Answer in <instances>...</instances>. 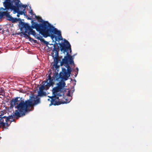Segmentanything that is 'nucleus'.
Wrapping results in <instances>:
<instances>
[{
  "instance_id": "1",
  "label": "nucleus",
  "mask_w": 152,
  "mask_h": 152,
  "mask_svg": "<svg viewBox=\"0 0 152 152\" xmlns=\"http://www.w3.org/2000/svg\"><path fill=\"white\" fill-rule=\"evenodd\" d=\"M40 103L39 98L36 97L31 96L29 99L24 101L17 104V105L15 106V108L17 109L15 111V115L16 118L25 115L31 111L30 107L32 104L36 105Z\"/></svg>"
},
{
  "instance_id": "2",
  "label": "nucleus",
  "mask_w": 152,
  "mask_h": 152,
  "mask_svg": "<svg viewBox=\"0 0 152 152\" xmlns=\"http://www.w3.org/2000/svg\"><path fill=\"white\" fill-rule=\"evenodd\" d=\"M66 85L64 82H59L57 84V86L52 89L53 96H48L50 99L48 100L50 102L49 106L52 105H58L62 104V99L64 97V92L63 90Z\"/></svg>"
},
{
  "instance_id": "3",
  "label": "nucleus",
  "mask_w": 152,
  "mask_h": 152,
  "mask_svg": "<svg viewBox=\"0 0 152 152\" xmlns=\"http://www.w3.org/2000/svg\"><path fill=\"white\" fill-rule=\"evenodd\" d=\"M39 25V26L41 27H38L37 28L40 31V34L45 38L50 37L53 42H54L53 39H55V42L57 41V36L55 34L57 35L58 29L48 21H45L41 26Z\"/></svg>"
},
{
  "instance_id": "4",
  "label": "nucleus",
  "mask_w": 152,
  "mask_h": 152,
  "mask_svg": "<svg viewBox=\"0 0 152 152\" xmlns=\"http://www.w3.org/2000/svg\"><path fill=\"white\" fill-rule=\"evenodd\" d=\"M50 45H53V48L52 50V51L51 53V55L53 58H54L55 55H54V53L56 54V51H53L54 48L56 49V50L58 53L59 47L58 45L60 46V50L64 54H65L66 53V55L64 57H65V59L67 58L68 57L70 56H74V55L73 56H71L72 54V49L71 45L69 42L66 39H64V42L62 43H57L56 42H55V43L53 44H50Z\"/></svg>"
},
{
  "instance_id": "5",
  "label": "nucleus",
  "mask_w": 152,
  "mask_h": 152,
  "mask_svg": "<svg viewBox=\"0 0 152 152\" xmlns=\"http://www.w3.org/2000/svg\"><path fill=\"white\" fill-rule=\"evenodd\" d=\"M56 49V48H54L53 50V51H56V54H55V56L53 58L54 61L53 66L56 69V71H57L58 70L57 69L59 66V65H58V62H59L61 66H62L64 64H65V66L66 68L70 66L69 64L75 65L73 56L68 57L67 58L65 59V57H64L62 59V61H61V59L62 58V56H58L59 54Z\"/></svg>"
},
{
  "instance_id": "6",
  "label": "nucleus",
  "mask_w": 152,
  "mask_h": 152,
  "mask_svg": "<svg viewBox=\"0 0 152 152\" xmlns=\"http://www.w3.org/2000/svg\"><path fill=\"white\" fill-rule=\"evenodd\" d=\"M40 18V20L39 21V22H41V23H38L32 20L31 21V26H30L28 23H26V24L24 26V28L25 29V31L24 32H21V33L24 36V34H26V33H27L29 35H34L36 33L33 30V29L35 28L36 31H39L40 33V31L37 29V28L38 27H40L39 26V25L41 26L43 23L45 22V21H46L42 20L41 18Z\"/></svg>"
},
{
  "instance_id": "7",
  "label": "nucleus",
  "mask_w": 152,
  "mask_h": 152,
  "mask_svg": "<svg viewBox=\"0 0 152 152\" xmlns=\"http://www.w3.org/2000/svg\"><path fill=\"white\" fill-rule=\"evenodd\" d=\"M72 71L71 68L69 66L67 67L66 69L65 68H62V70L59 74H58V70L57 71H56L54 74V77L55 78L56 81H59V79L61 80V82H63V80L66 81L67 80L68 77L70 75Z\"/></svg>"
},
{
  "instance_id": "8",
  "label": "nucleus",
  "mask_w": 152,
  "mask_h": 152,
  "mask_svg": "<svg viewBox=\"0 0 152 152\" xmlns=\"http://www.w3.org/2000/svg\"><path fill=\"white\" fill-rule=\"evenodd\" d=\"M5 18L7 20L11 21L12 23H14L19 21L18 26L20 31H22L24 28V26L26 23L22 21V20L20 18H17L12 17L10 14V12H0V19L2 18Z\"/></svg>"
},
{
  "instance_id": "9",
  "label": "nucleus",
  "mask_w": 152,
  "mask_h": 152,
  "mask_svg": "<svg viewBox=\"0 0 152 152\" xmlns=\"http://www.w3.org/2000/svg\"><path fill=\"white\" fill-rule=\"evenodd\" d=\"M49 74L48 76V79H46V80L42 82L43 85L39 88V91H43L45 89V87L46 89H48L51 86H53L54 84V81L56 80L55 78L54 77L53 75L52 77Z\"/></svg>"
},
{
  "instance_id": "10",
  "label": "nucleus",
  "mask_w": 152,
  "mask_h": 152,
  "mask_svg": "<svg viewBox=\"0 0 152 152\" xmlns=\"http://www.w3.org/2000/svg\"><path fill=\"white\" fill-rule=\"evenodd\" d=\"M17 0H5L3 5L5 8H1L3 10H9V8L15 4V2Z\"/></svg>"
},
{
  "instance_id": "11",
  "label": "nucleus",
  "mask_w": 152,
  "mask_h": 152,
  "mask_svg": "<svg viewBox=\"0 0 152 152\" xmlns=\"http://www.w3.org/2000/svg\"><path fill=\"white\" fill-rule=\"evenodd\" d=\"M19 9L20 8L18 7H17L14 5L10 7L9 9L11 10H13V13L14 14L18 12L20 15H23L24 14V12L25 10V9H24L23 11H20Z\"/></svg>"
},
{
  "instance_id": "12",
  "label": "nucleus",
  "mask_w": 152,
  "mask_h": 152,
  "mask_svg": "<svg viewBox=\"0 0 152 152\" xmlns=\"http://www.w3.org/2000/svg\"><path fill=\"white\" fill-rule=\"evenodd\" d=\"M24 101L23 99L22 98H20V97H16L15 99H12L11 101L10 105L11 107H13L14 106H16V105H17V104L20 102H23Z\"/></svg>"
},
{
  "instance_id": "13",
  "label": "nucleus",
  "mask_w": 152,
  "mask_h": 152,
  "mask_svg": "<svg viewBox=\"0 0 152 152\" xmlns=\"http://www.w3.org/2000/svg\"><path fill=\"white\" fill-rule=\"evenodd\" d=\"M71 91L70 90H69L67 92V93H66V95L67 96H68V98H66L64 97V98H63L62 99L64 98L65 99V101H61L62 104H67L69 103L71 100L72 99V96L70 94Z\"/></svg>"
},
{
  "instance_id": "14",
  "label": "nucleus",
  "mask_w": 152,
  "mask_h": 152,
  "mask_svg": "<svg viewBox=\"0 0 152 152\" xmlns=\"http://www.w3.org/2000/svg\"><path fill=\"white\" fill-rule=\"evenodd\" d=\"M1 118L0 119V125L2 126H4L5 125H7V127L9 126L10 124H8L7 121L6 120V116H4L0 117Z\"/></svg>"
},
{
  "instance_id": "15",
  "label": "nucleus",
  "mask_w": 152,
  "mask_h": 152,
  "mask_svg": "<svg viewBox=\"0 0 152 152\" xmlns=\"http://www.w3.org/2000/svg\"><path fill=\"white\" fill-rule=\"evenodd\" d=\"M24 34V37H25L26 39H28L31 42H33L34 43H37V40L33 39L31 37L27 34Z\"/></svg>"
},
{
  "instance_id": "16",
  "label": "nucleus",
  "mask_w": 152,
  "mask_h": 152,
  "mask_svg": "<svg viewBox=\"0 0 152 152\" xmlns=\"http://www.w3.org/2000/svg\"><path fill=\"white\" fill-rule=\"evenodd\" d=\"M38 94L37 96L35 97L34 96H33L35 98H36V97H38V96H46L47 95V93L45 92H44L43 91H38Z\"/></svg>"
},
{
  "instance_id": "17",
  "label": "nucleus",
  "mask_w": 152,
  "mask_h": 152,
  "mask_svg": "<svg viewBox=\"0 0 152 152\" xmlns=\"http://www.w3.org/2000/svg\"><path fill=\"white\" fill-rule=\"evenodd\" d=\"M57 35H58V37H57V41H60V40H64V39L62 38L61 34V32L60 31L57 29Z\"/></svg>"
},
{
  "instance_id": "18",
  "label": "nucleus",
  "mask_w": 152,
  "mask_h": 152,
  "mask_svg": "<svg viewBox=\"0 0 152 152\" xmlns=\"http://www.w3.org/2000/svg\"><path fill=\"white\" fill-rule=\"evenodd\" d=\"M37 39L39 40L40 42H43L44 43L46 44V46H47L49 44L48 42L47 41L45 40L42 37H37Z\"/></svg>"
},
{
  "instance_id": "19",
  "label": "nucleus",
  "mask_w": 152,
  "mask_h": 152,
  "mask_svg": "<svg viewBox=\"0 0 152 152\" xmlns=\"http://www.w3.org/2000/svg\"><path fill=\"white\" fill-rule=\"evenodd\" d=\"M29 8L30 9H31V10L29 12V13L31 14V17H32V16H34L35 18L37 20H38L39 18L40 19V17H39L38 16H37L35 14H34L33 13L32 10L31 9V7L30 6H29Z\"/></svg>"
},
{
  "instance_id": "20",
  "label": "nucleus",
  "mask_w": 152,
  "mask_h": 152,
  "mask_svg": "<svg viewBox=\"0 0 152 152\" xmlns=\"http://www.w3.org/2000/svg\"><path fill=\"white\" fill-rule=\"evenodd\" d=\"M15 115V112H13L12 114L11 115H9L8 116H6V120L7 121V122L8 121H9L10 119L11 118H13L15 117V116L16 117V115Z\"/></svg>"
},
{
  "instance_id": "21",
  "label": "nucleus",
  "mask_w": 152,
  "mask_h": 152,
  "mask_svg": "<svg viewBox=\"0 0 152 152\" xmlns=\"http://www.w3.org/2000/svg\"><path fill=\"white\" fill-rule=\"evenodd\" d=\"M38 35H39V36H37V34L36 33L35 34V35H32L33 36H34V37L36 39H37V37H41V36H40V35L39 34H38Z\"/></svg>"
},
{
  "instance_id": "22",
  "label": "nucleus",
  "mask_w": 152,
  "mask_h": 152,
  "mask_svg": "<svg viewBox=\"0 0 152 152\" xmlns=\"http://www.w3.org/2000/svg\"><path fill=\"white\" fill-rule=\"evenodd\" d=\"M73 81H74L75 83H73V86L72 87L74 88L75 86L76 85V80L75 79H74L73 80Z\"/></svg>"
},
{
  "instance_id": "23",
  "label": "nucleus",
  "mask_w": 152,
  "mask_h": 152,
  "mask_svg": "<svg viewBox=\"0 0 152 152\" xmlns=\"http://www.w3.org/2000/svg\"><path fill=\"white\" fill-rule=\"evenodd\" d=\"M26 18L28 20H31L32 19L31 18L28 17L27 16H26Z\"/></svg>"
},
{
  "instance_id": "24",
  "label": "nucleus",
  "mask_w": 152,
  "mask_h": 152,
  "mask_svg": "<svg viewBox=\"0 0 152 152\" xmlns=\"http://www.w3.org/2000/svg\"><path fill=\"white\" fill-rule=\"evenodd\" d=\"M78 74V73L77 72H76V73H75V75L74 76L75 77H76V76H77Z\"/></svg>"
},
{
  "instance_id": "25",
  "label": "nucleus",
  "mask_w": 152,
  "mask_h": 152,
  "mask_svg": "<svg viewBox=\"0 0 152 152\" xmlns=\"http://www.w3.org/2000/svg\"><path fill=\"white\" fill-rule=\"evenodd\" d=\"M16 13H17V16L18 17H19L20 16V15L18 12H17Z\"/></svg>"
},
{
  "instance_id": "26",
  "label": "nucleus",
  "mask_w": 152,
  "mask_h": 152,
  "mask_svg": "<svg viewBox=\"0 0 152 152\" xmlns=\"http://www.w3.org/2000/svg\"><path fill=\"white\" fill-rule=\"evenodd\" d=\"M76 69L77 70V72L78 73V70H79V69L78 68H77V67H76Z\"/></svg>"
},
{
  "instance_id": "27",
  "label": "nucleus",
  "mask_w": 152,
  "mask_h": 152,
  "mask_svg": "<svg viewBox=\"0 0 152 152\" xmlns=\"http://www.w3.org/2000/svg\"><path fill=\"white\" fill-rule=\"evenodd\" d=\"M4 93H3L2 92V94H0V95H1L2 96H4Z\"/></svg>"
},
{
  "instance_id": "28",
  "label": "nucleus",
  "mask_w": 152,
  "mask_h": 152,
  "mask_svg": "<svg viewBox=\"0 0 152 152\" xmlns=\"http://www.w3.org/2000/svg\"><path fill=\"white\" fill-rule=\"evenodd\" d=\"M26 17V16H27L26 15V13H24V14H23Z\"/></svg>"
},
{
  "instance_id": "29",
  "label": "nucleus",
  "mask_w": 152,
  "mask_h": 152,
  "mask_svg": "<svg viewBox=\"0 0 152 152\" xmlns=\"http://www.w3.org/2000/svg\"><path fill=\"white\" fill-rule=\"evenodd\" d=\"M75 90H73L72 91V93L74 92Z\"/></svg>"
},
{
  "instance_id": "30",
  "label": "nucleus",
  "mask_w": 152,
  "mask_h": 152,
  "mask_svg": "<svg viewBox=\"0 0 152 152\" xmlns=\"http://www.w3.org/2000/svg\"><path fill=\"white\" fill-rule=\"evenodd\" d=\"M70 80H71V81H73V80H74L72 79V78H71Z\"/></svg>"
},
{
  "instance_id": "31",
  "label": "nucleus",
  "mask_w": 152,
  "mask_h": 152,
  "mask_svg": "<svg viewBox=\"0 0 152 152\" xmlns=\"http://www.w3.org/2000/svg\"><path fill=\"white\" fill-rule=\"evenodd\" d=\"M20 34V33H17V34L18 35H19Z\"/></svg>"
},
{
  "instance_id": "32",
  "label": "nucleus",
  "mask_w": 152,
  "mask_h": 152,
  "mask_svg": "<svg viewBox=\"0 0 152 152\" xmlns=\"http://www.w3.org/2000/svg\"><path fill=\"white\" fill-rule=\"evenodd\" d=\"M1 115H0V117H1Z\"/></svg>"
}]
</instances>
